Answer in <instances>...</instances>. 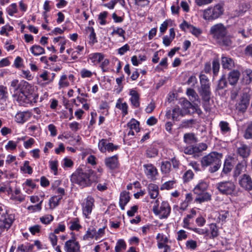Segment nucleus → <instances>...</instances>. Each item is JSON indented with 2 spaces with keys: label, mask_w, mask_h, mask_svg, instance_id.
Here are the masks:
<instances>
[{
  "label": "nucleus",
  "mask_w": 252,
  "mask_h": 252,
  "mask_svg": "<svg viewBox=\"0 0 252 252\" xmlns=\"http://www.w3.org/2000/svg\"><path fill=\"white\" fill-rule=\"evenodd\" d=\"M222 157V155L220 153L216 152H211L202 158L201 165L205 167L210 166L209 171L214 173L220 168Z\"/></svg>",
  "instance_id": "obj_1"
},
{
  "label": "nucleus",
  "mask_w": 252,
  "mask_h": 252,
  "mask_svg": "<svg viewBox=\"0 0 252 252\" xmlns=\"http://www.w3.org/2000/svg\"><path fill=\"white\" fill-rule=\"evenodd\" d=\"M30 88L20 90H14L12 96L14 100L16 101L20 105H25L32 102V97H34L32 94H27V91Z\"/></svg>",
  "instance_id": "obj_2"
},
{
  "label": "nucleus",
  "mask_w": 252,
  "mask_h": 252,
  "mask_svg": "<svg viewBox=\"0 0 252 252\" xmlns=\"http://www.w3.org/2000/svg\"><path fill=\"white\" fill-rule=\"evenodd\" d=\"M87 172H83L82 170L76 171L71 176L70 181L72 183L78 184L82 188L90 186V180L89 179Z\"/></svg>",
  "instance_id": "obj_3"
},
{
  "label": "nucleus",
  "mask_w": 252,
  "mask_h": 252,
  "mask_svg": "<svg viewBox=\"0 0 252 252\" xmlns=\"http://www.w3.org/2000/svg\"><path fill=\"white\" fill-rule=\"evenodd\" d=\"M223 12L221 5L218 4L213 7H210L204 10L203 18L206 20H214L217 19Z\"/></svg>",
  "instance_id": "obj_4"
},
{
  "label": "nucleus",
  "mask_w": 252,
  "mask_h": 252,
  "mask_svg": "<svg viewBox=\"0 0 252 252\" xmlns=\"http://www.w3.org/2000/svg\"><path fill=\"white\" fill-rule=\"evenodd\" d=\"M153 211L155 215L159 216L160 219H166L170 213L171 208L167 202L163 201L159 207L158 205H155Z\"/></svg>",
  "instance_id": "obj_5"
},
{
  "label": "nucleus",
  "mask_w": 252,
  "mask_h": 252,
  "mask_svg": "<svg viewBox=\"0 0 252 252\" xmlns=\"http://www.w3.org/2000/svg\"><path fill=\"white\" fill-rule=\"evenodd\" d=\"M217 188L222 194L231 195L235 191L236 186L233 182L228 181L218 183Z\"/></svg>",
  "instance_id": "obj_6"
},
{
  "label": "nucleus",
  "mask_w": 252,
  "mask_h": 252,
  "mask_svg": "<svg viewBox=\"0 0 252 252\" xmlns=\"http://www.w3.org/2000/svg\"><path fill=\"white\" fill-rule=\"evenodd\" d=\"M14 216L12 214H3L0 217V235L5 230H7L11 226L14 220Z\"/></svg>",
  "instance_id": "obj_7"
},
{
  "label": "nucleus",
  "mask_w": 252,
  "mask_h": 252,
  "mask_svg": "<svg viewBox=\"0 0 252 252\" xmlns=\"http://www.w3.org/2000/svg\"><path fill=\"white\" fill-rule=\"evenodd\" d=\"M210 33L216 40L220 38L222 36L227 34L226 28L221 23L216 24L210 28Z\"/></svg>",
  "instance_id": "obj_8"
},
{
  "label": "nucleus",
  "mask_w": 252,
  "mask_h": 252,
  "mask_svg": "<svg viewBox=\"0 0 252 252\" xmlns=\"http://www.w3.org/2000/svg\"><path fill=\"white\" fill-rule=\"evenodd\" d=\"M94 199L91 196H88L84 199L82 203V210L83 215L86 218H89L93 208L94 206Z\"/></svg>",
  "instance_id": "obj_9"
},
{
  "label": "nucleus",
  "mask_w": 252,
  "mask_h": 252,
  "mask_svg": "<svg viewBox=\"0 0 252 252\" xmlns=\"http://www.w3.org/2000/svg\"><path fill=\"white\" fill-rule=\"evenodd\" d=\"M250 101V97L247 93H243L236 104V108L239 111L244 112L247 109Z\"/></svg>",
  "instance_id": "obj_10"
},
{
  "label": "nucleus",
  "mask_w": 252,
  "mask_h": 252,
  "mask_svg": "<svg viewBox=\"0 0 252 252\" xmlns=\"http://www.w3.org/2000/svg\"><path fill=\"white\" fill-rule=\"evenodd\" d=\"M239 184L246 190L250 191L252 189V180L249 175L244 174L240 176Z\"/></svg>",
  "instance_id": "obj_11"
},
{
  "label": "nucleus",
  "mask_w": 252,
  "mask_h": 252,
  "mask_svg": "<svg viewBox=\"0 0 252 252\" xmlns=\"http://www.w3.org/2000/svg\"><path fill=\"white\" fill-rule=\"evenodd\" d=\"M180 27L184 31L188 30L196 37H198L202 33V31L199 28H196L193 25L189 24L185 21H184V22L180 24Z\"/></svg>",
  "instance_id": "obj_12"
},
{
  "label": "nucleus",
  "mask_w": 252,
  "mask_h": 252,
  "mask_svg": "<svg viewBox=\"0 0 252 252\" xmlns=\"http://www.w3.org/2000/svg\"><path fill=\"white\" fill-rule=\"evenodd\" d=\"M143 167L145 173L148 178L152 180H156V176L158 174L156 167L152 164H144Z\"/></svg>",
  "instance_id": "obj_13"
},
{
  "label": "nucleus",
  "mask_w": 252,
  "mask_h": 252,
  "mask_svg": "<svg viewBox=\"0 0 252 252\" xmlns=\"http://www.w3.org/2000/svg\"><path fill=\"white\" fill-rule=\"evenodd\" d=\"M80 245L75 240L67 241L64 245V250L66 252H80Z\"/></svg>",
  "instance_id": "obj_14"
},
{
  "label": "nucleus",
  "mask_w": 252,
  "mask_h": 252,
  "mask_svg": "<svg viewBox=\"0 0 252 252\" xmlns=\"http://www.w3.org/2000/svg\"><path fill=\"white\" fill-rule=\"evenodd\" d=\"M183 109L185 110L184 113L185 114L193 113L195 111L199 113L201 110L195 105H193L189 101L184 99L182 102Z\"/></svg>",
  "instance_id": "obj_15"
},
{
  "label": "nucleus",
  "mask_w": 252,
  "mask_h": 252,
  "mask_svg": "<svg viewBox=\"0 0 252 252\" xmlns=\"http://www.w3.org/2000/svg\"><path fill=\"white\" fill-rule=\"evenodd\" d=\"M185 115H186V114H185V113H184V111L182 110H181L179 107H177L174 108L172 110V113H171L170 110L167 111L165 116L167 117V118L170 119L171 115L172 119L173 120L179 121V116H181L183 117Z\"/></svg>",
  "instance_id": "obj_16"
},
{
  "label": "nucleus",
  "mask_w": 252,
  "mask_h": 252,
  "mask_svg": "<svg viewBox=\"0 0 252 252\" xmlns=\"http://www.w3.org/2000/svg\"><path fill=\"white\" fill-rule=\"evenodd\" d=\"M32 117V113L29 111L20 112L17 113L15 116V121L20 124H23Z\"/></svg>",
  "instance_id": "obj_17"
},
{
  "label": "nucleus",
  "mask_w": 252,
  "mask_h": 252,
  "mask_svg": "<svg viewBox=\"0 0 252 252\" xmlns=\"http://www.w3.org/2000/svg\"><path fill=\"white\" fill-rule=\"evenodd\" d=\"M240 76V72L238 70H233L230 71L228 74L227 80L230 85H235Z\"/></svg>",
  "instance_id": "obj_18"
},
{
  "label": "nucleus",
  "mask_w": 252,
  "mask_h": 252,
  "mask_svg": "<svg viewBox=\"0 0 252 252\" xmlns=\"http://www.w3.org/2000/svg\"><path fill=\"white\" fill-rule=\"evenodd\" d=\"M11 87L14 88V90H20L23 89H28V88H31V86L29 85L28 82L22 81L19 82L17 79L13 80L11 81Z\"/></svg>",
  "instance_id": "obj_19"
},
{
  "label": "nucleus",
  "mask_w": 252,
  "mask_h": 252,
  "mask_svg": "<svg viewBox=\"0 0 252 252\" xmlns=\"http://www.w3.org/2000/svg\"><path fill=\"white\" fill-rule=\"evenodd\" d=\"M221 62L222 67L224 69L230 70L234 67V62L229 57L222 56L221 58Z\"/></svg>",
  "instance_id": "obj_20"
},
{
  "label": "nucleus",
  "mask_w": 252,
  "mask_h": 252,
  "mask_svg": "<svg viewBox=\"0 0 252 252\" xmlns=\"http://www.w3.org/2000/svg\"><path fill=\"white\" fill-rule=\"evenodd\" d=\"M208 186L209 184L207 182L201 181L194 188V193L195 194H200L201 192L206 191Z\"/></svg>",
  "instance_id": "obj_21"
},
{
  "label": "nucleus",
  "mask_w": 252,
  "mask_h": 252,
  "mask_svg": "<svg viewBox=\"0 0 252 252\" xmlns=\"http://www.w3.org/2000/svg\"><path fill=\"white\" fill-rule=\"evenodd\" d=\"M130 196L128 192L125 191L121 193L119 205L122 210L125 209V205L129 202Z\"/></svg>",
  "instance_id": "obj_22"
},
{
  "label": "nucleus",
  "mask_w": 252,
  "mask_h": 252,
  "mask_svg": "<svg viewBox=\"0 0 252 252\" xmlns=\"http://www.w3.org/2000/svg\"><path fill=\"white\" fill-rule=\"evenodd\" d=\"M129 94L131 95L130 101L131 104L134 107H138L140 105L139 95L138 93L136 91L131 90L130 91Z\"/></svg>",
  "instance_id": "obj_23"
},
{
  "label": "nucleus",
  "mask_w": 252,
  "mask_h": 252,
  "mask_svg": "<svg viewBox=\"0 0 252 252\" xmlns=\"http://www.w3.org/2000/svg\"><path fill=\"white\" fill-rule=\"evenodd\" d=\"M199 93L204 101L206 102L209 101L211 94L210 86L201 88Z\"/></svg>",
  "instance_id": "obj_24"
},
{
  "label": "nucleus",
  "mask_w": 252,
  "mask_h": 252,
  "mask_svg": "<svg viewBox=\"0 0 252 252\" xmlns=\"http://www.w3.org/2000/svg\"><path fill=\"white\" fill-rule=\"evenodd\" d=\"M149 194L151 198L155 199L158 195V187L154 184H150L148 187Z\"/></svg>",
  "instance_id": "obj_25"
},
{
  "label": "nucleus",
  "mask_w": 252,
  "mask_h": 252,
  "mask_svg": "<svg viewBox=\"0 0 252 252\" xmlns=\"http://www.w3.org/2000/svg\"><path fill=\"white\" fill-rule=\"evenodd\" d=\"M237 153L243 158H247L250 155V149L247 145L241 144L237 148Z\"/></svg>",
  "instance_id": "obj_26"
},
{
  "label": "nucleus",
  "mask_w": 252,
  "mask_h": 252,
  "mask_svg": "<svg viewBox=\"0 0 252 252\" xmlns=\"http://www.w3.org/2000/svg\"><path fill=\"white\" fill-rule=\"evenodd\" d=\"M105 163L107 167L110 169H114L117 166L118 158L116 156H112L106 158L105 160Z\"/></svg>",
  "instance_id": "obj_27"
},
{
  "label": "nucleus",
  "mask_w": 252,
  "mask_h": 252,
  "mask_svg": "<svg viewBox=\"0 0 252 252\" xmlns=\"http://www.w3.org/2000/svg\"><path fill=\"white\" fill-rule=\"evenodd\" d=\"M217 43L220 46H230L232 45V40L229 36L227 34L222 36L220 38L216 40Z\"/></svg>",
  "instance_id": "obj_28"
},
{
  "label": "nucleus",
  "mask_w": 252,
  "mask_h": 252,
  "mask_svg": "<svg viewBox=\"0 0 252 252\" xmlns=\"http://www.w3.org/2000/svg\"><path fill=\"white\" fill-rule=\"evenodd\" d=\"M186 94L189 97V100L192 103L195 104V102H199V96L193 89L188 88Z\"/></svg>",
  "instance_id": "obj_29"
},
{
  "label": "nucleus",
  "mask_w": 252,
  "mask_h": 252,
  "mask_svg": "<svg viewBox=\"0 0 252 252\" xmlns=\"http://www.w3.org/2000/svg\"><path fill=\"white\" fill-rule=\"evenodd\" d=\"M197 197L195 198V201L197 202L201 203L205 201H208L211 199V195L207 192L204 191L201 192L200 194H196Z\"/></svg>",
  "instance_id": "obj_30"
},
{
  "label": "nucleus",
  "mask_w": 252,
  "mask_h": 252,
  "mask_svg": "<svg viewBox=\"0 0 252 252\" xmlns=\"http://www.w3.org/2000/svg\"><path fill=\"white\" fill-rule=\"evenodd\" d=\"M252 82V70L247 69L243 72L242 82L245 84H249Z\"/></svg>",
  "instance_id": "obj_31"
},
{
  "label": "nucleus",
  "mask_w": 252,
  "mask_h": 252,
  "mask_svg": "<svg viewBox=\"0 0 252 252\" xmlns=\"http://www.w3.org/2000/svg\"><path fill=\"white\" fill-rule=\"evenodd\" d=\"M246 165L243 163H239L236 166L234 172L233 177L234 178L238 177L242 172H244V170H246Z\"/></svg>",
  "instance_id": "obj_32"
},
{
  "label": "nucleus",
  "mask_w": 252,
  "mask_h": 252,
  "mask_svg": "<svg viewBox=\"0 0 252 252\" xmlns=\"http://www.w3.org/2000/svg\"><path fill=\"white\" fill-rule=\"evenodd\" d=\"M86 32L89 33V38L90 43L94 44L97 42L96 34L93 27H87Z\"/></svg>",
  "instance_id": "obj_33"
},
{
  "label": "nucleus",
  "mask_w": 252,
  "mask_h": 252,
  "mask_svg": "<svg viewBox=\"0 0 252 252\" xmlns=\"http://www.w3.org/2000/svg\"><path fill=\"white\" fill-rule=\"evenodd\" d=\"M90 59L93 63H98L103 60L104 58L103 55L100 53H95L91 54L89 56Z\"/></svg>",
  "instance_id": "obj_34"
},
{
  "label": "nucleus",
  "mask_w": 252,
  "mask_h": 252,
  "mask_svg": "<svg viewBox=\"0 0 252 252\" xmlns=\"http://www.w3.org/2000/svg\"><path fill=\"white\" fill-rule=\"evenodd\" d=\"M89 179L90 180V186L93 182H96L98 181V179L100 178V174H97L92 170H89L87 171Z\"/></svg>",
  "instance_id": "obj_35"
},
{
  "label": "nucleus",
  "mask_w": 252,
  "mask_h": 252,
  "mask_svg": "<svg viewBox=\"0 0 252 252\" xmlns=\"http://www.w3.org/2000/svg\"><path fill=\"white\" fill-rule=\"evenodd\" d=\"M61 196L54 195L49 200L50 208L53 209L59 205V202L62 199Z\"/></svg>",
  "instance_id": "obj_36"
},
{
  "label": "nucleus",
  "mask_w": 252,
  "mask_h": 252,
  "mask_svg": "<svg viewBox=\"0 0 252 252\" xmlns=\"http://www.w3.org/2000/svg\"><path fill=\"white\" fill-rule=\"evenodd\" d=\"M30 50L34 56H39L45 53L44 48L37 45L32 46L30 48Z\"/></svg>",
  "instance_id": "obj_37"
},
{
  "label": "nucleus",
  "mask_w": 252,
  "mask_h": 252,
  "mask_svg": "<svg viewBox=\"0 0 252 252\" xmlns=\"http://www.w3.org/2000/svg\"><path fill=\"white\" fill-rule=\"evenodd\" d=\"M171 163L169 161H162L161 164V171L163 174L169 173L171 171Z\"/></svg>",
  "instance_id": "obj_38"
},
{
  "label": "nucleus",
  "mask_w": 252,
  "mask_h": 252,
  "mask_svg": "<svg viewBox=\"0 0 252 252\" xmlns=\"http://www.w3.org/2000/svg\"><path fill=\"white\" fill-rule=\"evenodd\" d=\"M233 165L232 163V159L231 158H227L224 161L222 172L227 174L230 172Z\"/></svg>",
  "instance_id": "obj_39"
},
{
  "label": "nucleus",
  "mask_w": 252,
  "mask_h": 252,
  "mask_svg": "<svg viewBox=\"0 0 252 252\" xmlns=\"http://www.w3.org/2000/svg\"><path fill=\"white\" fill-rule=\"evenodd\" d=\"M116 107L122 111L124 115L127 114V104L126 102L122 103L121 99L118 100Z\"/></svg>",
  "instance_id": "obj_40"
},
{
  "label": "nucleus",
  "mask_w": 252,
  "mask_h": 252,
  "mask_svg": "<svg viewBox=\"0 0 252 252\" xmlns=\"http://www.w3.org/2000/svg\"><path fill=\"white\" fill-rule=\"evenodd\" d=\"M139 122L135 119H131L127 124V126L129 129L134 130L136 132L139 131Z\"/></svg>",
  "instance_id": "obj_41"
},
{
  "label": "nucleus",
  "mask_w": 252,
  "mask_h": 252,
  "mask_svg": "<svg viewBox=\"0 0 252 252\" xmlns=\"http://www.w3.org/2000/svg\"><path fill=\"white\" fill-rule=\"evenodd\" d=\"M210 230L211 235L210 238L214 239L219 235V229L215 223H211L210 224Z\"/></svg>",
  "instance_id": "obj_42"
},
{
  "label": "nucleus",
  "mask_w": 252,
  "mask_h": 252,
  "mask_svg": "<svg viewBox=\"0 0 252 252\" xmlns=\"http://www.w3.org/2000/svg\"><path fill=\"white\" fill-rule=\"evenodd\" d=\"M69 228L71 230H79L81 227V225L79 224V220L78 218H75L73 220L70 221Z\"/></svg>",
  "instance_id": "obj_43"
},
{
  "label": "nucleus",
  "mask_w": 252,
  "mask_h": 252,
  "mask_svg": "<svg viewBox=\"0 0 252 252\" xmlns=\"http://www.w3.org/2000/svg\"><path fill=\"white\" fill-rule=\"evenodd\" d=\"M126 242L123 239H119L116 243V246L115 248L116 252H121L122 250H126Z\"/></svg>",
  "instance_id": "obj_44"
},
{
  "label": "nucleus",
  "mask_w": 252,
  "mask_h": 252,
  "mask_svg": "<svg viewBox=\"0 0 252 252\" xmlns=\"http://www.w3.org/2000/svg\"><path fill=\"white\" fill-rule=\"evenodd\" d=\"M219 126L222 134H225L231 131V128L229 126V124L226 122L221 121L220 123Z\"/></svg>",
  "instance_id": "obj_45"
},
{
  "label": "nucleus",
  "mask_w": 252,
  "mask_h": 252,
  "mask_svg": "<svg viewBox=\"0 0 252 252\" xmlns=\"http://www.w3.org/2000/svg\"><path fill=\"white\" fill-rule=\"evenodd\" d=\"M212 66L214 75H218L220 67L219 61L218 59L214 60L212 63Z\"/></svg>",
  "instance_id": "obj_46"
},
{
  "label": "nucleus",
  "mask_w": 252,
  "mask_h": 252,
  "mask_svg": "<svg viewBox=\"0 0 252 252\" xmlns=\"http://www.w3.org/2000/svg\"><path fill=\"white\" fill-rule=\"evenodd\" d=\"M237 32L240 33L244 38L249 37L251 35V29L249 28L245 29H239Z\"/></svg>",
  "instance_id": "obj_47"
},
{
  "label": "nucleus",
  "mask_w": 252,
  "mask_h": 252,
  "mask_svg": "<svg viewBox=\"0 0 252 252\" xmlns=\"http://www.w3.org/2000/svg\"><path fill=\"white\" fill-rule=\"evenodd\" d=\"M108 142L106 139H102L100 140L98 144V147L99 150L102 153L106 152V148L107 146Z\"/></svg>",
  "instance_id": "obj_48"
},
{
  "label": "nucleus",
  "mask_w": 252,
  "mask_h": 252,
  "mask_svg": "<svg viewBox=\"0 0 252 252\" xmlns=\"http://www.w3.org/2000/svg\"><path fill=\"white\" fill-rule=\"evenodd\" d=\"M21 170L24 173L31 174L32 172V168L29 165V161H25L23 166L21 167Z\"/></svg>",
  "instance_id": "obj_49"
},
{
  "label": "nucleus",
  "mask_w": 252,
  "mask_h": 252,
  "mask_svg": "<svg viewBox=\"0 0 252 252\" xmlns=\"http://www.w3.org/2000/svg\"><path fill=\"white\" fill-rule=\"evenodd\" d=\"M49 166L52 171L54 172L55 175L58 174V161L57 160H50L49 161Z\"/></svg>",
  "instance_id": "obj_50"
},
{
  "label": "nucleus",
  "mask_w": 252,
  "mask_h": 252,
  "mask_svg": "<svg viewBox=\"0 0 252 252\" xmlns=\"http://www.w3.org/2000/svg\"><path fill=\"white\" fill-rule=\"evenodd\" d=\"M69 82L67 80V76L66 75H63L59 82V85L60 88L66 87L69 86Z\"/></svg>",
  "instance_id": "obj_51"
},
{
  "label": "nucleus",
  "mask_w": 252,
  "mask_h": 252,
  "mask_svg": "<svg viewBox=\"0 0 252 252\" xmlns=\"http://www.w3.org/2000/svg\"><path fill=\"white\" fill-rule=\"evenodd\" d=\"M227 81L225 75H222L219 81L218 88L219 89H223L227 86Z\"/></svg>",
  "instance_id": "obj_52"
},
{
  "label": "nucleus",
  "mask_w": 252,
  "mask_h": 252,
  "mask_svg": "<svg viewBox=\"0 0 252 252\" xmlns=\"http://www.w3.org/2000/svg\"><path fill=\"white\" fill-rule=\"evenodd\" d=\"M207 145L205 143H201L193 147V151L196 153L200 152L206 150Z\"/></svg>",
  "instance_id": "obj_53"
},
{
  "label": "nucleus",
  "mask_w": 252,
  "mask_h": 252,
  "mask_svg": "<svg viewBox=\"0 0 252 252\" xmlns=\"http://www.w3.org/2000/svg\"><path fill=\"white\" fill-rule=\"evenodd\" d=\"M54 219L51 215H46L40 218V221L44 224L50 223Z\"/></svg>",
  "instance_id": "obj_54"
},
{
  "label": "nucleus",
  "mask_w": 252,
  "mask_h": 252,
  "mask_svg": "<svg viewBox=\"0 0 252 252\" xmlns=\"http://www.w3.org/2000/svg\"><path fill=\"white\" fill-rule=\"evenodd\" d=\"M184 141L188 144H191L194 141V135L192 133H186L184 136Z\"/></svg>",
  "instance_id": "obj_55"
},
{
  "label": "nucleus",
  "mask_w": 252,
  "mask_h": 252,
  "mask_svg": "<svg viewBox=\"0 0 252 252\" xmlns=\"http://www.w3.org/2000/svg\"><path fill=\"white\" fill-rule=\"evenodd\" d=\"M8 14L10 16H13L14 14L17 12V5L16 3L11 4L7 8Z\"/></svg>",
  "instance_id": "obj_56"
},
{
  "label": "nucleus",
  "mask_w": 252,
  "mask_h": 252,
  "mask_svg": "<svg viewBox=\"0 0 252 252\" xmlns=\"http://www.w3.org/2000/svg\"><path fill=\"white\" fill-rule=\"evenodd\" d=\"M84 238V239L95 238V229L94 228H89Z\"/></svg>",
  "instance_id": "obj_57"
},
{
  "label": "nucleus",
  "mask_w": 252,
  "mask_h": 252,
  "mask_svg": "<svg viewBox=\"0 0 252 252\" xmlns=\"http://www.w3.org/2000/svg\"><path fill=\"white\" fill-rule=\"evenodd\" d=\"M174 184V181H169L166 182L163 184H162L160 187V189L161 190L163 189H169L173 188V185Z\"/></svg>",
  "instance_id": "obj_58"
},
{
  "label": "nucleus",
  "mask_w": 252,
  "mask_h": 252,
  "mask_svg": "<svg viewBox=\"0 0 252 252\" xmlns=\"http://www.w3.org/2000/svg\"><path fill=\"white\" fill-rule=\"evenodd\" d=\"M193 173L191 170L187 171L183 175V179L185 182H188L192 179L193 177Z\"/></svg>",
  "instance_id": "obj_59"
},
{
  "label": "nucleus",
  "mask_w": 252,
  "mask_h": 252,
  "mask_svg": "<svg viewBox=\"0 0 252 252\" xmlns=\"http://www.w3.org/2000/svg\"><path fill=\"white\" fill-rule=\"evenodd\" d=\"M196 123V121L194 119H190L185 120L182 122L181 126L183 127H188L191 126L193 125Z\"/></svg>",
  "instance_id": "obj_60"
},
{
  "label": "nucleus",
  "mask_w": 252,
  "mask_h": 252,
  "mask_svg": "<svg viewBox=\"0 0 252 252\" xmlns=\"http://www.w3.org/2000/svg\"><path fill=\"white\" fill-rule=\"evenodd\" d=\"M229 217V212L228 211H221L218 217V219L222 222H225L226 219Z\"/></svg>",
  "instance_id": "obj_61"
},
{
  "label": "nucleus",
  "mask_w": 252,
  "mask_h": 252,
  "mask_svg": "<svg viewBox=\"0 0 252 252\" xmlns=\"http://www.w3.org/2000/svg\"><path fill=\"white\" fill-rule=\"evenodd\" d=\"M191 230L200 235H209V231L207 228L201 229L198 228H192Z\"/></svg>",
  "instance_id": "obj_62"
},
{
  "label": "nucleus",
  "mask_w": 252,
  "mask_h": 252,
  "mask_svg": "<svg viewBox=\"0 0 252 252\" xmlns=\"http://www.w3.org/2000/svg\"><path fill=\"white\" fill-rule=\"evenodd\" d=\"M158 150L155 148H150L147 151V156L148 158H153L158 155Z\"/></svg>",
  "instance_id": "obj_63"
},
{
  "label": "nucleus",
  "mask_w": 252,
  "mask_h": 252,
  "mask_svg": "<svg viewBox=\"0 0 252 252\" xmlns=\"http://www.w3.org/2000/svg\"><path fill=\"white\" fill-rule=\"evenodd\" d=\"M244 137L246 139H250L252 138V124L248 126L246 130Z\"/></svg>",
  "instance_id": "obj_64"
}]
</instances>
